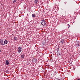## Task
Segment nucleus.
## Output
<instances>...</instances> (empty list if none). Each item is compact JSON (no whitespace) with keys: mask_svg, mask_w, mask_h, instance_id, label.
I'll return each mask as SVG.
<instances>
[{"mask_svg":"<svg viewBox=\"0 0 80 80\" xmlns=\"http://www.w3.org/2000/svg\"><path fill=\"white\" fill-rule=\"evenodd\" d=\"M3 42V40L2 39H0V44H1V45H4V43Z\"/></svg>","mask_w":80,"mask_h":80,"instance_id":"nucleus-1","label":"nucleus"},{"mask_svg":"<svg viewBox=\"0 0 80 80\" xmlns=\"http://www.w3.org/2000/svg\"><path fill=\"white\" fill-rule=\"evenodd\" d=\"M22 48L21 47H19L18 48V53H20L22 52Z\"/></svg>","mask_w":80,"mask_h":80,"instance_id":"nucleus-2","label":"nucleus"},{"mask_svg":"<svg viewBox=\"0 0 80 80\" xmlns=\"http://www.w3.org/2000/svg\"><path fill=\"white\" fill-rule=\"evenodd\" d=\"M37 60L35 58H33L32 60V62L34 63H35L37 62Z\"/></svg>","mask_w":80,"mask_h":80,"instance_id":"nucleus-3","label":"nucleus"},{"mask_svg":"<svg viewBox=\"0 0 80 80\" xmlns=\"http://www.w3.org/2000/svg\"><path fill=\"white\" fill-rule=\"evenodd\" d=\"M76 45H78V47H79V46H80V45H79V44H80V42L78 41H76Z\"/></svg>","mask_w":80,"mask_h":80,"instance_id":"nucleus-4","label":"nucleus"},{"mask_svg":"<svg viewBox=\"0 0 80 80\" xmlns=\"http://www.w3.org/2000/svg\"><path fill=\"white\" fill-rule=\"evenodd\" d=\"M7 43H8V41H7V40H5L4 42V45H6L7 44Z\"/></svg>","mask_w":80,"mask_h":80,"instance_id":"nucleus-5","label":"nucleus"},{"mask_svg":"<svg viewBox=\"0 0 80 80\" xmlns=\"http://www.w3.org/2000/svg\"><path fill=\"white\" fill-rule=\"evenodd\" d=\"M6 64L7 65H8L9 64V62H8V60H6Z\"/></svg>","mask_w":80,"mask_h":80,"instance_id":"nucleus-6","label":"nucleus"},{"mask_svg":"<svg viewBox=\"0 0 80 80\" xmlns=\"http://www.w3.org/2000/svg\"><path fill=\"white\" fill-rule=\"evenodd\" d=\"M24 57H25V56L24 55V54H22L21 55V58H24Z\"/></svg>","mask_w":80,"mask_h":80,"instance_id":"nucleus-7","label":"nucleus"},{"mask_svg":"<svg viewBox=\"0 0 80 80\" xmlns=\"http://www.w3.org/2000/svg\"><path fill=\"white\" fill-rule=\"evenodd\" d=\"M42 25H45V21H43L42 22Z\"/></svg>","mask_w":80,"mask_h":80,"instance_id":"nucleus-8","label":"nucleus"},{"mask_svg":"<svg viewBox=\"0 0 80 80\" xmlns=\"http://www.w3.org/2000/svg\"><path fill=\"white\" fill-rule=\"evenodd\" d=\"M35 16H36V15L35 14H32V17H33V18H35Z\"/></svg>","mask_w":80,"mask_h":80,"instance_id":"nucleus-9","label":"nucleus"},{"mask_svg":"<svg viewBox=\"0 0 80 80\" xmlns=\"http://www.w3.org/2000/svg\"><path fill=\"white\" fill-rule=\"evenodd\" d=\"M61 42H62V43H65V40L62 39Z\"/></svg>","mask_w":80,"mask_h":80,"instance_id":"nucleus-10","label":"nucleus"},{"mask_svg":"<svg viewBox=\"0 0 80 80\" xmlns=\"http://www.w3.org/2000/svg\"><path fill=\"white\" fill-rule=\"evenodd\" d=\"M38 2V0H35L34 1V2L36 4H37V3Z\"/></svg>","mask_w":80,"mask_h":80,"instance_id":"nucleus-11","label":"nucleus"},{"mask_svg":"<svg viewBox=\"0 0 80 80\" xmlns=\"http://www.w3.org/2000/svg\"><path fill=\"white\" fill-rule=\"evenodd\" d=\"M17 0H13V3H15V2H16V1Z\"/></svg>","mask_w":80,"mask_h":80,"instance_id":"nucleus-12","label":"nucleus"},{"mask_svg":"<svg viewBox=\"0 0 80 80\" xmlns=\"http://www.w3.org/2000/svg\"><path fill=\"white\" fill-rule=\"evenodd\" d=\"M14 40L15 41L16 40H17V37H14Z\"/></svg>","mask_w":80,"mask_h":80,"instance_id":"nucleus-13","label":"nucleus"},{"mask_svg":"<svg viewBox=\"0 0 80 80\" xmlns=\"http://www.w3.org/2000/svg\"><path fill=\"white\" fill-rule=\"evenodd\" d=\"M67 25H68V28H69V27H70V25L68 24H67Z\"/></svg>","mask_w":80,"mask_h":80,"instance_id":"nucleus-14","label":"nucleus"},{"mask_svg":"<svg viewBox=\"0 0 80 80\" xmlns=\"http://www.w3.org/2000/svg\"><path fill=\"white\" fill-rule=\"evenodd\" d=\"M41 25H43V23H42V22H41Z\"/></svg>","mask_w":80,"mask_h":80,"instance_id":"nucleus-15","label":"nucleus"},{"mask_svg":"<svg viewBox=\"0 0 80 80\" xmlns=\"http://www.w3.org/2000/svg\"><path fill=\"white\" fill-rule=\"evenodd\" d=\"M57 80H60V79L58 78Z\"/></svg>","mask_w":80,"mask_h":80,"instance_id":"nucleus-16","label":"nucleus"},{"mask_svg":"<svg viewBox=\"0 0 80 80\" xmlns=\"http://www.w3.org/2000/svg\"><path fill=\"white\" fill-rule=\"evenodd\" d=\"M58 50H58H58H57V52H58Z\"/></svg>","mask_w":80,"mask_h":80,"instance_id":"nucleus-17","label":"nucleus"},{"mask_svg":"<svg viewBox=\"0 0 80 80\" xmlns=\"http://www.w3.org/2000/svg\"><path fill=\"white\" fill-rule=\"evenodd\" d=\"M1 52V50H0V53Z\"/></svg>","mask_w":80,"mask_h":80,"instance_id":"nucleus-18","label":"nucleus"},{"mask_svg":"<svg viewBox=\"0 0 80 80\" xmlns=\"http://www.w3.org/2000/svg\"><path fill=\"white\" fill-rule=\"evenodd\" d=\"M80 80V79H78L77 80Z\"/></svg>","mask_w":80,"mask_h":80,"instance_id":"nucleus-19","label":"nucleus"}]
</instances>
